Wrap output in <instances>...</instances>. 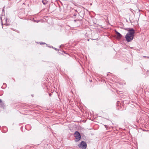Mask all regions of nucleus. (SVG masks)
I'll list each match as a JSON object with an SVG mask.
<instances>
[{
	"instance_id": "nucleus-3",
	"label": "nucleus",
	"mask_w": 149,
	"mask_h": 149,
	"mask_svg": "<svg viewBox=\"0 0 149 149\" xmlns=\"http://www.w3.org/2000/svg\"><path fill=\"white\" fill-rule=\"evenodd\" d=\"M78 146L80 148L86 149L87 147V144L85 141H82Z\"/></svg>"
},
{
	"instance_id": "nucleus-1",
	"label": "nucleus",
	"mask_w": 149,
	"mask_h": 149,
	"mask_svg": "<svg viewBox=\"0 0 149 149\" xmlns=\"http://www.w3.org/2000/svg\"><path fill=\"white\" fill-rule=\"evenodd\" d=\"M126 30L128 31L125 36V38L128 42L131 41L134 36L135 31L133 28H127Z\"/></svg>"
},
{
	"instance_id": "nucleus-5",
	"label": "nucleus",
	"mask_w": 149,
	"mask_h": 149,
	"mask_svg": "<svg viewBox=\"0 0 149 149\" xmlns=\"http://www.w3.org/2000/svg\"><path fill=\"white\" fill-rule=\"evenodd\" d=\"M42 2L44 5L46 4L47 2V1L46 0H42Z\"/></svg>"
},
{
	"instance_id": "nucleus-6",
	"label": "nucleus",
	"mask_w": 149,
	"mask_h": 149,
	"mask_svg": "<svg viewBox=\"0 0 149 149\" xmlns=\"http://www.w3.org/2000/svg\"><path fill=\"white\" fill-rule=\"evenodd\" d=\"M1 102V100L0 99V103Z\"/></svg>"
},
{
	"instance_id": "nucleus-2",
	"label": "nucleus",
	"mask_w": 149,
	"mask_h": 149,
	"mask_svg": "<svg viewBox=\"0 0 149 149\" xmlns=\"http://www.w3.org/2000/svg\"><path fill=\"white\" fill-rule=\"evenodd\" d=\"M74 137L75 138V141L76 142L79 141L81 138V136L80 133L77 131L75 132L74 134Z\"/></svg>"
},
{
	"instance_id": "nucleus-4",
	"label": "nucleus",
	"mask_w": 149,
	"mask_h": 149,
	"mask_svg": "<svg viewBox=\"0 0 149 149\" xmlns=\"http://www.w3.org/2000/svg\"><path fill=\"white\" fill-rule=\"evenodd\" d=\"M115 32L116 33V35L117 36V38L118 39H120L122 37V35L116 31Z\"/></svg>"
}]
</instances>
